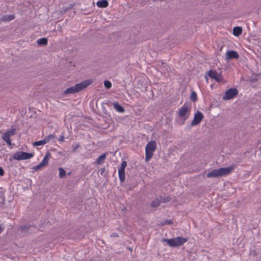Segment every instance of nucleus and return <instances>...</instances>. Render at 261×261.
<instances>
[{"label":"nucleus","mask_w":261,"mask_h":261,"mask_svg":"<svg viewBox=\"0 0 261 261\" xmlns=\"http://www.w3.org/2000/svg\"><path fill=\"white\" fill-rule=\"evenodd\" d=\"M47 39L46 38H42L38 39L37 42L40 46L46 45L47 44Z\"/></svg>","instance_id":"17"},{"label":"nucleus","mask_w":261,"mask_h":261,"mask_svg":"<svg viewBox=\"0 0 261 261\" xmlns=\"http://www.w3.org/2000/svg\"><path fill=\"white\" fill-rule=\"evenodd\" d=\"M203 118V115L200 112H197L194 115V119L191 122V125L194 126L198 124Z\"/></svg>","instance_id":"9"},{"label":"nucleus","mask_w":261,"mask_h":261,"mask_svg":"<svg viewBox=\"0 0 261 261\" xmlns=\"http://www.w3.org/2000/svg\"><path fill=\"white\" fill-rule=\"evenodd\" d=\"M112 236H114V237H116L117 236V235H116L115 234H113Z\"/></svg>","instance_id":"31"},{"label":"nucleus","mask_w":261,"mask_h":261,"mask_svg":"<svg viewBox=\"0 0 261 261\" xmlns=\"http://www.w3.org/2000/svg\"><path fill=\"white\" fill-rule=\"evenodd\" d=\"M156 148V143L154 141H150L147 144L145 147V161L146 162H148L152 158Z\"/></svg>","instance_id":"5"},{"label":"nucleus","mask_w":261,"mask_h":261,"mask_svg":"<svg viewBox=\"0 0 261 261\" xmlns=\"http://www.w3.org/2000/svg\"><path fill=\"white\" fill-rule=\"evenodd\" d=\"M4 174V170L2 167H0V176H2Z\"/></svg>","instance_id":"29"},{"label":"nucleus","mask_w":261,"mask_h":261,"mask_svg":"<svg viewBox=\"0 0 261 261\" xmlns=\"http://www.w3.org/2000/svg\"><path fill=\"white\" fill-rule=\"evenodd\" d=\"M44 166L40 162L38 165L34 167L35 170H39L44 167Z\"/></svg>","instance_id":"27"},{"label":"nucleus","mask_w":261,"mask_h":261,"mask_svg":"<svg viewBox=\"0 0 261 261\" xmlns=\"http://www.w3.org/2000/svg\"><path fill=\"white\" fill-rule=\"evenodd\" d=\"M238 91L236 88H231L227 90L223 96V99L229 100L234 98L238 94Z\"/></svg>","instance_id":"7"},{"label":"nucleus","mask_w":261,"mask_h":261,"mask_svg":"<svg viewBox=\"0 0 261 261\" xmlns=\"http://www.w3.org/2000/svg\"><path fill=\"white\" fill-rule=\"evenodd\" d=\"M107 153H104L100 155L96 161V163L97 164H100L103 163L105 160L106 158Z\"/></svg>","instance_id":"15"},{"label":"nucleus","mask_w":261,"mask_h":261,"mask_svg":"<svg viewBox=\"0 0 261 261\" xmlns=\"http://www.w3.org/2000/svg\"><path fill=\"white\" fill-rule=\"evenodd\" d=\"M34 156V154L31 153H27L22 151H17L15 152L13 158L16 160H24L31 159Z\"/></svg>","instance_id":"6"},{"label":"nucleus","mask_w":261,"mask_h":261,"mask_svg":"<svg viewBox=\"0 0 261 261\" xmlns=\"http://www.w3.org/2000/svg\"><path fill=\"white\" fill-rule=\"evenodd\" d=\"M92 82L91 80L84 81L80 83L75 84L74 86L67 88L64 91V93L65 94H69L78 92L89 86L92 84Z\"/></svg>","instance_id":"2"},{"label":"nucleus","mask_w":261,"mask_h":261,"mask_svg":"<svg viewBox=\"0 0 261 261\" xmlns=\"http://www.w3.org/2000/svg\"><path fill=\"white\" fill-rule=\"evenodd\" d=\"M190 98L192 100L195 101L197 100V95L195 92L193 91L191 93Z\"/></svg>","instance_id":"23"},{"label":"nucleus","mask_w":261,"mask_h":261,"mask_svg":"<svg viewBox=\"0 0 261 261\" xmlns=\"http://www.w3.org/2000/svg\"><path fill=\"white\" fill-rule=\"evenodd\" d=\"M3 230V228L1 226H0V233L2 232Z\"/></svg>","instance_id":"30"},{"label":"nucleus","mask_w":261,"mask_h":261,"mask_svg":"<svg viewBox=\"0 0 261 261\" xmlns=\"http://www.w3.org/2000/svg\"><path fill=\"white\" fill-rule=\"evenodd\" d=\"M160 200L158 199L154 200L151 203V206L153 207H156L160 205Z\"/></svg>","instance_id":"19"},{"label":"nucleus","mask_w":261,"mask_h":261,"mask_svg":"<svg viewBox=\"0 0 261 261\" xmlns=\"http://www.w3.org/2000/svg\"><path fill=\"white\" fill-rule=\"evenodd\" d=\"M168 201H169V199H167V200H165L164 202Z\"/></svg>","instance_id":"32"},{"label":"nucleus","mask_w":261,"mask_h":261,"mask_svg":"<svg viewBox=\"0 0 261 261\" xmlns=\"http://www.w3.org/2000/svg\"><path fill=\"white\" fill-rule=\"evenodd\" d=\"M232 167L221 168L219 169H214L207 174V177H217L226 175L232 170Z\"/></svg>","instance_id":"4"},{"label":"nucleus","mask_w":261,"mask_h":261,"mask_svg":"<svg viewBox=\"0 0 261 261\" xmlns=\"http://www.w3.org/2000/svg\"><path fill=\"white\" fill-rule=\"evenodd\" d=\"M191 107L187 103H185L178 109L176 119L180 125L185 123V121L189 117Z\"/></svg>","instance_id":"1"},{"label":"nucleus","mask_w":261,"mask_h":261,"mask_svg":"<svg viewBox=\"0 0 261 261\" xmlns=\"http://www.w3.org/2000/svg\"><path fill=\"white\" fill-rule=\"evenodd\" d=\"M41 163L44 166H46L48 164V158L47 155H46L44 157Z\"/></svg>","instance_id":"22"},{"label":"nucleus","mask_w":261,"mask_h":261,"mask_svg":"<svg viewBox=\"0 0 261 261\" xmlns=\"http://www.w3.org/2000/svg\"><path fill=\"white\" fill-rule=\"evenodd\" d=\"M239 57L238 53L234 50H228L226 53V59L229 60L232 59H238Z\"/></svg>","instance_id":"10"},{"label":"nucleus","mask_w":261,"mask_h":261,"mask_svg":"<svg viewBox=\"0 0 261 261\" xmlns=\"http://www.w3.org/2000/svg\"><path fill=\"white\" fill-rule=\"evenodd\" d=\"M59 176L60 178H63L66 176V171L62 168H60L59 169Z\"/></svg>","instance_id":"21"},{"label":"nucleus","mask_w":261,"mask_h":261,"mask_svg":"<svg viewBox=\"0 0 261 261\" xmlns=\"http://www.w3.org/2000/svg\"><path fill=\"white\" fill-rule=\"evenodd\" d=\"M127 166V162L126 161H122L120 167L118 169L119 178L121 182H123L125 180V168Z\"/></svg>","instance_id":"8"},{"label":"nucleus","mask_w":261,"mask_h":261,"mask_svg":"<svg viewBox=\"0 0 261 261\" xmlns=\"http://www.w3.org/2000/svg\"><path fill=\"white\" fill-rule=\"evenodd\" d=\"M209 76L212 78L214 79L215 80H216L218 82H222L223 78L222 76L218 74L216 71H210L209 72Z\"/></svg>","instance_id":"11"},{"label":"nucleus","mask_w":261,"mask_h":261,"mask_svg":"<svg viewBox=\"0 0 261 261\" xmlns=\"http://www.w3.org/2000/svg\"><path fill=\"white\" fill-rule=\"evenodd\" d=\"M187 241L186 238L177 237L172 239H164L162 240L163 242H166L167 244L171 247H175L181 246Z\"/></svg>","instance_id":"3"},{"label":"nucleus","mask_w":261,"mask_h":261,"mask_svg":"<svg viewBox=\"0 0 261 261\" xmlns=\"http://www.w3.org/2000/svg\"><path fill=\"white\" fill-rule=\"evenodd\" d=\"M45 144H46V142H45L44 139H43L42 140H40V141H38L35 142L34 143V146H42V145H45Z\"/></svg>","instance_id":"20"},{"label":"nucleus","mask_w":261,"mask_h":261,"mask_svg":"<svg viewBox=\"0 0 261 261\" xmlns=\"http://www.w3.org/2000/svg\"><path fill=\"white\" fill-rule=\"evenodd\" d=\"M14 16L13 15H5L3 16L2 20L4 21H10L14 19Z\"/></svg>","instance_id":"18"},{"label":"nucleus","mask_w":261,"mask_h":261,"mask_svg":"<svg viewBox=\"0 0 261 261\" xmlns=\"http://www.w3.org/2000/svg\"><path fill=\"white\" fill-rule=\"evenodd\" d=\"M242 32V29L239 27H234L233 29V35L235 36H239Z\"/></svg>","instance_id":"14"},{"label":"nucleus","mask_w":261,"mask_h":261,"mask_svg":"<svg viewBox=\"0 0 261 261\" xmlns=\"http://www.w3.org/2000/svg\"><path fill=\"white\" fill-rule=\"evenodd\" d=\"M55 138V136L53 135H50L47 137H46L44 139L47 143L49 142L51 139H53Z\"/></svg>","instance_id":"24"},{"label":"nucleus","mask_w":261,"mask_h":261,"mask_svg":"<svg viewBox=\"0 0 261 261\" xmlns=\"http://www.w3.org/2000/svg\"><path fill=\"white\" fill-rule=\"evenodd\" d=\"M96 5L99 8H106L108 6V2L106 0H100L97 2Z\"/></svg>","instance_id":"13"},{"label":"nucleus","mask_w":261,"mask_h":261,"mask_svg":"<svg viewBox=\"0 0 261 261\" xmlns=\"http://www.w3.org/2000/svg\"><path fill=\"white\" fill-rule=\"evenodd\" d=\"M10 136L6 132L4 133L2 136L3 139L8 144L11 145V141L10 139Z\"/></svg>","instance_id":"16"},{"label":"nucleus","mask_w":261,"mask_h":261,"mask_svg":"<svg viewBox=\"0 0 261 261\" xmlns=\"http://www.w3.org/2000/svg\"><path fill=\"white\" fill-rule=\"evenodd\" d=\"M15 132V128H11V129L7 130L6 132L7 134L9 135L10 136H13L14 135Z\"/></svg>","instance_id":"26"},{"label":"nucleus","mask_w":261,"mask_h":261,"mask_svg":"<svg viewBox=\"0 0 261 261\" xmlns=\"http://www.w3.org/2000/svg\"><path fill=\"white\" fill-rule=\"evenodd\" d=\"M59 140L61 142H64V136L62 135L61 136H60V137L59 139Z\"/></svg>","instance_id":"28"},{"label":"nucleus","mask_w":261,"mask_h":261,"mask_svg":"<svg viewBox=\"0 0 261 261\" xmlns=\"http://www.w3.org/2000/svg\"><path fill=\"white\" fill-rule=\"evenodd\" d=\"M104 85L107 89H109L112 86L111 83L109 81H105L104 82Z\"/></svg>","instance_id":"25"},{"label":"nucleus","mask_w":261,"mask_h":261,"mask_svg":"<svg viewBox=\"0 0 261 261\" xmlns=\"http://www.w3.org/2000/svg\"><path fill=\"white\" fill-rule=\"evenodd\" d=\"M113 106L114 109L119 113H123L124 112L123 108L117 102H114L113 103Z\"/></svg>","instance_id":"12"}]
</instances>
